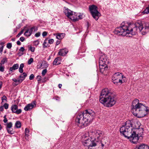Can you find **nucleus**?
I'll return each instance as SVG.
<instances>
[{"instance_id":"6e6d98bb","label":"nucleus","mask_w":149,"mask_h":149,"mask_svg":"<svg viewBox=\"0 0 149 149\" xmlns=\"http://www.w3.org/2000/svg\"><path fill=\"white\" fill-rule=\"evenodd\" d=\"M24 67V64L23 63H21L20 65L19 68H23Z\"/></svg>"},{"instance_id":"473e14b6","label":"nucleus","mask_w":149,"mask_h":149,"mask_svg":"<svg viewBox=\"0 0 149 149\" xmlns=\"http://www.w3.org/2000/svg\"><path fill=\"white\" fill-rule=\"evenodd\" d=\"M7 98L6 96L5 95H3V97L1 98V100H2V102H1V104H3V102L4 100L5 101V102H7Z\"/></svg>"},{"instance_id":"4c0bfd02","label":"nucleus","mask_w":149,"mask_h":149,"mask_svg":"<svg viewBox=\"0 0 149 149\" xmlns=\"http://www.w3.org/2000/svg\"><path fill=\"white\" fill-rule=\"evenodd\" d=\"M47 72V70L46 69L43 70L42 72V74L43 76H44L45 75V74Z\"/></svg>"},{"instance_id":"a19ab883","label":"nucleus","mask_w":149,"mask_h":149,"mask_svg":"<svg viewBox=\"0 0 149 149\" xmlns=\"http://www.w3.org/2000/svg\"><path fill=\"white\" fill-rule=\"evenodd\" d=\"M54 42V40L52 39H51L48 40V43L50 44H52Z\"/></svg>"},{"instance_id":"ddd939ff","label":"nucleus","mask_w":149,"mask_h":149,"mask_svg":"<svg viewBox=\"0 0 149 149\" xmlns=\"http://www.w3.org/2000/svg\"><path fill=\"white\" fill-rule=\"evenodd\" d=\"M36 105V104L35 102L28 104L24 108V109L26 111H28L32 109Z\"/></svg>"},{"instance_id":"603ef678","label":"nucleus","mask_w":149,"mask_h":149,"mask_svg":"<svg viewBox=\"0 0 149 149\" xmlns=\"http://www.w3.org/2000/svg\"><path fill=\"white\" fill-rule=\"evenodd\" d=\"M19 72L21 73H22L23 72V68H19Z\"/></svg>"},{"instance_id":"09e8293b","label":"nucleus","mask_w":149,"mask_h":149,"mask_svg":"<svg viewBox=\"0 0 149 149\" xmlns=\"http://www.w3.org/2000/svg\"><path fill=\"white\" fill-rule=\"evenodd\" d=\"M79 15V14L77 13H74V14H73V15H72V16L71 18H73V17L74 16L75 17H78V15Z\"/></svg>"},{"instance_id":"ea45409f","label":"nucleus","mask_w":149,"mask_h":149,"mask_svg":"<svg viewBox=\"0 0 149 149\" xmlns=\"http://www.w3.org/2000/svg\"><path fill=\"white\" fill-rule=\"evenodd\" d=\"M35 48L34 47H30V50L32 52H33L35 51Z\"/></svg>"},{"instance_id":"cd10ccee","label":"nucleus","mask_w":149,"mask_h":149,"mask_svg":"<svg viewBox=\"0 0 149 149\" xmlns=\"http://www.w3.org/2000/svg\"><path fill=\"white\" fill-rule=\"evenodd\" d=\"M48 40V38H46L44 40L43 44V47H46L48 46V44L47 43V41Z\"/></svg>"},{"instance_id":"c85d7f7f","label":"nucleus","mask_w":149,"mask_h":149,"mask_svg":"<svg viewBox=\"0 0 149 149\" xmlns=\"http://www.w3.org/2000/svg\"><path fill=\"white\" fill-rule=\"evenodd\" d=\"M96 140L97 142H98V144L97 145V146H100V145H101L102 146V148L104 146V145L102 143L101 141L98 140L97 139H96Z\"/></svg>"},{"instance_id":"c9c22d12","label":"nucleus","mask_w":149,"mask_h":149,"mask_svg":"<svg viewBox=\"0 0 149 149\" xmlns=\"http://www.w3.org/2000/svg\"><path fill=\"white\" fill-rule=\"evenodd\" d=\"M12 46V44L11 43H9L7 44L6 47L8 49H10Z\"/></svg>"},{"instance_id":"e2e57ef3","label":"nucleus","mask_w":149,"mask_h":149,"mask_svg":"<svg viewBox=\"0 0 149 149\" xmlns=\"http://www.w3.org/2000/svg\"><path fill=\"white\" fill-rule=\"evenodd\" d=\"M43 63H42V64H41V66H42V64Z\"/></svg>"},{"instance_id":"5701e85b","label":"nucleus","mask_w":149,"mask_h":149,"mask_svg":"<svg viewBox=\"0 0 149 149\" xmlns=\"http://www.w3.org/2000/svg\"><path fill=\"white\" fill-rule=\"evenodd\" d=\"M98 142H97V141L96 142L93 143V144L88 147V149H99V148H98V149H97L96 148H94V147L97 146V145L98 144Z\"/></svg>"},{"instance_id":"423d86ee","label":"nucleus","mask_w":149,"mask_h":149,"mask_svg":"<svg viewBox=\"0 0 149 149\" xmlns=\"http://www.w3.org/2000/svg\"><path fill=\"white\" fill-rule=\"evenodd\" d=\"M97 7L95 5H92L89 6V9L90 13L93 18L97 20L100 16V13L97 10Z\"/></svg>"},{"instance_id":"1a4fd4ad","label":"nucleus","mask_w":149,"mask_h":149,"mask_svg":"<svg viewBox=\"0 0 149 149\" xmlns=\"http://www.w3.org/2000/svg\"><path fill=\"white\" fill-rule=\"evenodd\" d=\"M123 77H124L122 73L118 72L115 73L113 75L112 79L115 84H117L119 83L121 84L123 82L122 79Z\"/></svg>"},{"instance_id":"6e6552de","label":"nucleus","mask_w":149,"mask_h":149,"mask_svg":"<svg viewBox=\"0 0 149 149\" xmlns=\"http://www.w3.org/2000/svg\"><path fill=\"white\" fill-rule=\"evenodd\" d=\"M82 142L84 146H86L88 147L93 144V143L96 142V139H91L85 135H84L82 136Z\"/></svg>"},{"instance_id":"5fc2aeb1","label":"nucleus","mask_w":149,"mask_h":149,"mask_svg":"<svg viewBox=\"0 0 149 149\" xmlns=\"http://www.w3.org/2000/svg\"><path fill=\"white\" fill-rule=\"evenodd\" d=\"M60 43V41L59 40H57L56 41V46L58 45Z\"/></svg>"},{"instance_id":"37998d69","label":"nucleus","mask_w":149,"mask_h":149,"mask_svg":"<svg viewBox=\"0 0 149 149\" xmlns=\"http://www.w3.org/2000/svg\"><path fill=\"white\" fill-rule=\"evenodd\" d=\"M3 46H2L1 47H0V55H1L2 54L3 51Z\"/></svg>"},{"instance_id":"3c124183","label":"nucleus","mask_w":149,"mask_h":149,"mask_svg":"<svg viewBox=\"0 0 149 149\" xmlns=\"http://www.w3.org/2000/svg\"><path fill=\"white\" fill-rule=\"evenodd\" d=\"M19 50L20 51H21L22 52H23L25 50V49L23 47H22L20 48V49H19Z\"/></svg>"},{"instance_id":"393cba45","label":"nucleus","mask_w":149,"mask_h":149,"mask_svg":"<svg viewBox=\"0 0 149 149\" xmlns=\"http://www.w3.org/2000/svg\"><path fill=\"white\" fill-rule=\"evenodd\" d=\"M31 34V32H30L29 31V29H27L26 31H25L24 34V35L25 36H26L27 37L30 36Z\"/></svg>"},{"instance_id":"9b49d317","label":"nucleus","mask_w":149,"mask_h":149,"mask_svg":"<svg viewBox=\"0 0 149 149\" xmlns=\"http://www.w3.org/2000/svg\"><path fill=\"white\" fill-rule=\"evenodd\" d=\"M18 106L16 105H14L11 106V109L13 113H15L16 114H19L22 111L21 109H18Z\"/></svg>"},{"instance_id":"bf43d9fd","label":"nucleus","mask_w":149,"mask_h":149,"mask_svg":"<svg viewBox=\"0 0 149 149\" xmlns=\"http://www.w3.org/2000/svg\"><path fill=\"white\" fill-rule=\"evenodd\" d=\"M2 86V84L1 82H0V89H1Z\"/></svg>"},{"instance_id":"a211bd4d","label":"nucleus","mask_w":149,"mask_h":149,"mask_svg":"<svg viewBox=\"0 0 149 149\" xmlns=\"http://www.w3.org/2000/svg\"><path fill=\"white\" fill-rule=\"evenodd\" d=\"M134 149H149V147L147 145L141 144Z\"/></svg>"},{"instance_id":"f3484780","label":"nucleus","mask_w":149,"mask_h":149,"mask_svg":"<svg viewBox=\"0 0 149 149\" xmlns=\"http://www.w3.org/2000/svg\"><path fill=\"white\" fill-rule=\"evenodd\" d=\"M107 64H104V63H99V68L100 69V72L103 73V71L107 68Z\"/></svg>"},{"instance_id":"aec40b11","label":"nucleus","mask_w":149,"mask_h":149,"mask_svg":"<svg viewBox=\"0 0 149 149\" xmlns=\"http://www.w3.org/2000/svg\"><path fill=\"white\" fill-rule=\"evenodd\" d=\"M54 36L56 35V38L58 40L62 39L64 38V34L63 33L54 34Z\"/></svg>"},{"instance_id":"a18cd8bd","label":"nucleus","mask_w":149,"mask_h":149,"mask_svg":"<svg viewBox=\"0 0 149 149\" xmlns=\"http://www.w3.org/2000/svg\"><path fill=\"white\" fill-rule=\"evenodd\" d=\"M47 34V32L46 31H44L42 33V36L43 37L46 36Z\"/></svg>"},{"instance_id":"0e129e2a","label":"nucleus","mask_w":149,"mask_h":149,"mask_svg":"<svg viewBox=\"0 0 149 149\" xmlns=\"http://www.w3.org/2000/svg\"><path fill=\"white\" fill-rule=\"evenodd\" d=\"M25 28H26V27H24V29Z\"/></svg>"},{"instance_id":"13d9d810","label":"nucleus","mask_w":149,"mask_h":149,"mask_svg":"<svg viewBox=\"0 0 149 149\" xmlns=\"http://www.w3.org/2000/svg\"><path fill=\"white\" fill-rule=\"evenodd\" d=\"M62 86V85L61 84H58V87L59 88H61V87Z\"/></svg>"},{"instance_id":"de8ad7c7","label":"nucleus","mask_w":149,"mask_h":149,"mask_svg":"<svg viewBox=\"0 0 149 149\" xmlns=\"http://www.w3.org/2000/svg\"><path fill=\"white\" fill-rule=\"evenodd\" d=\"M34 44L36 45H38L39 44V42L38 40L35 41L34 42Z\"/></svg>"},{"instance_id":"a878e982","label":"nucleus","mask_w":149,"mask_h":149,"mask_svg":"<svg viewBox=\"0 0 149 149\" xmlns=\"http://www.w3.org/2000/svg\"><path fill=\"white\" fill-rule=\"evenodd\" d=\"M21 124L19 121H17L15 123V126L17 128H19L21 127Z\"/></svg>"},{"instance_id":"49530a36","label":"nucleus","mask_w":149,"mask_h":149,"mask_svg":"<svg viewBox=\"0 0 149 149\" xmlns=\"http://www.w3.org/2000/svg\"><path fill=\"white\" fill-rule=\"evenodd\" d=\"M40 32H38L36 33L35 35V36L36 37H38L40 36Z\"/></svg>"},{"instance_id":"7c9ffc66","label":"nucleus","mask_w":149,"mask_h":149,"mask_svg":"<svg viewBox=\"0 0 149 149\" xmlns=\"http://www.w3.org/2000/svg\"><path fill=\"white\" fill-rule=\"evenodd\" d=\"M29 132V129L27 128H26L25 129V136L27 137H28L29 136L28 134Z\"/></svg>"},{"instance_id":"412c9836","label":"nucleus","mask_w":149,"mask_h":149,"mask_svg":"<svg viewBox=\"0 0 149 149\" xmlns=\"http://www.w3.org/2000/svg\"><path fill=\"white\" fill-rule=\"evenodd\" d=\"M61 59L60 57L56 58L53 62V64L55 65H57L61 64Z\"/></svg>"},{"instance_id":"052dcab7","label":"nucleus","mask_w":149,"mask_h":149,"mask_svg":"<svg viewBox=\"0 0 149 149\" xmlns=\"http://www.w3.org/2000/svg\"><path fill=\"white\" fill-rule=\"evenodd\" d=\"M12 40L13 41H15V39H12Z\"/></svg>"},{"instance_id":"c03bdc74","label":"nucleus","mask_w":149,"mask_h":149,"mask_svg":"<svg viewBox=\"0 0 149 149\" xmlns=\"http://www.w3.org/2000/svg\"><path fill=\"white\" fill-rule=\"evenodd\" d=\"M41 77L39 75H38L36 77V79L38 81H40L41 80Z\"/></svg>"},{"instance_id":"f257e3e1","label":"nucleus","mask_w":149,"mask_h":149,"mask_svg":"<svg viewBox=\"0 0 149 149\" xmlns=\"http://www.w3.org/2000/svg\"><path fill=\"white\" fill-rule=\"evenodd\" d=\"M149 31V23H142L140 21L136 22L134 24L123 22L120 27L116 28L114 31L115 34L118 35L125 36L127 34L134 35L138 32L145 35Z\"/></svg>"},{"instance_id":"79ce46f5","label":"nucleus","mask_w":149,"mask_h":149,"mask_svg":"<svg viewBox=\"0 0 149 149\" xmlns=\"http://www.w3.org/2000/svg\"><path fill=\"white\" fill-rule=\"evenodd\" d=\"M34 77V75L33 74H31L29 77V79L31 80L33 79Z\"/></svg>"},{"instance_id":"4468645a","label":"nucleus","mask_w":149,"mask_h":149,"mask_svg":"<svg viewBox=\"0 0 149 149\" xmlns=\"http://www.w3.org/2000/svg\"><path fill=\"white\" fill-rule=\"evenodd\" d=\"M64 12L65 14L68 17L70 18L71 19L72 18L71 17H72V16L73 15V11H71L68 8H66L65 9V10L64 11Z\"/></svg>"},{"instance_id":"f704fd0d","label":"nucleus","mask_w":149,"mask_h":149,"mask_svg":"<svg viewBox=\"0 0 149 149\" xmlns=\"http://www.w3.org/2000/svg\"><path fill=\"white\" fill-rule=\"evenodd\" d=\"M13 81L14 82L16 83H17L18 84H18H20L21 83L19 82V79L18 78L17 79H16L15 78H13L12 79Z\"/></svg>"},{"instance_id":"f03ea898","label":"nucleus","mask_w":149,"mask_h":149,"mask_svg":"<svg viewBox=\"0 0 149 149\" xmlns=\"http://www.w3.org/2000/svg\"><path fill=\"white\" fill-rule=\"evenodd\" d=\"M120 132L122 135L130 139L131 142L135 144L139 139V136H141L142 135L143 129L133 128L131 122L127 120L120 127Z\"/></svg>"},{"instance_id":"b1692460","label":"nucleus","mask_w":149,"mask_h":149,"mask_svg":"<svg viewBox=\"0 0 149 149\" xmlns=\"http://www.w3.org/2000/svg\"><path fill=\"white\" fill-rule=\"evenodd\" d=\"M28 29L29 30L30 32H31V33L32 34L33 32H36L37 30V28L36 26H35L32 27L30 29Z\"/></svg>"},{"instance_id":"f8f14e48","label":"nucleus","mask_w":149,"mask_h":149,"mask_svg":"<svg viewBox=\"0 0 149 149\" xmlns=\"http://www.w3.org/2000/svg\"><path fill=\"white\" fill-rule=\"evenodd\" d=\"M99 132L96 131L95 130H91L88 132V134L89 137L91 139H95L94 138L97 134H99Z\"/></svg>"},{"instance_id":"4be33fe9","label":"nucleus","mask_w":149,"mask_h":149,"mask_svg":"<svg viewBox=\"0 0 149 149\" xmlns=\"http://www.w3.org/2000/svg\"><path fill=\"white\" fill-rule=\"evenodd\" d=\"M83 18V16L82 15L79 14L78 17H73V18H71V19L73 20L74 21H77L79 19H81Z\"/></svg>"},{"instance_id":"bb28decb","label":"nucleus","mask_w":149,"mask_h":149,"mask_svg":"<svg viewBox=\"0 0 149 149\" xmlns=\"http://www.w3.org/2000/svg\"><path fill=\"white\" fill-rule=\"evenodd\" d=\"M7 62V58H4L2 59L1 61V64L3 65H4V64Z\"/></svg>"},{"instance_id":"4d7b16f0","label":"nucleus","mask_w":149,"mask_h":149,"mask_svg":"<svg viewBox=\"0 0 149 149\" xmlns=\"http://www.w3.org/2000/svg\"><path fill=\"white\" fill-rule=\"evenodd\" d=\"M17 44L18 45H20L21 44V42L19 40H18L17 41Z\"/></svg>"},{"instance_id":"e433bc0d","label":"nucleus","mask_w":149,"mask_h":149,"mask_svg":"<svg viewBox=\"0 0 149 149\" xmlns=\"http://www.w3.org/2000/svg\"><path fill=\"white\" fill-rule=\"evenodd\" d=\"M24 29L22 30L21 31L18 33V34L16 36V37L18 38L23 33V31L24 30Z\"/></svg>"},{"instance_id":"dca6fc26","label":"nucleus","mask_w":149,"mask_h":149,"mask_svg":"<svg viewBox=\"0 0 149 149\" xmlns=\"http://www.w3.org/2000/svg\"><path fill=\"white\" fill-rule=\"evenodd\" d=\"M27 76V74L25 72H23L22 74H21L18 78L19 79V82L22 83L25 79Z\"/></svg>"},{"instance_id":"2f4dec72","label":"nucleus","mask_w":149,"mask_h":149,"mask_svg":"<svg viewBox=\"0 0 149 149\" xmlns=\"http://www.w3.org/2000/svg\"><path fill=\"white\" fill-rule=\"evenodd\" d=\"M143 14H148L149 13V8L148 7L143 12Z\"/></svg>"},{"instance_id":"c756f323","label":"nucleus","mask_w":149,"mask_h":149,"mask_svg":"<svg viewBox=\"0 0 149 149\" xmlns=\"http://www.w3.org/2000/svg\"><path fill=\"white\" fill-rule=\"evenodd\" d=\"M5 66L0 63V72H3L4 71Z\"/></svg>"},{"instance_id":"680f3d73","label":"nucleus","mask_w":149,"mask_h":149,"mask_svg":"<svg viewBox=\"0 0 149 149\" xmlns=\"http://www.w3.org/2000/svg\"><path fill=\"white\" fill-rule=\"evenodd\" d=\"M44 64H46V65H47V63H46V62H45V63Z\"/></svg>"},{"instance_id":"864d4df0","label":"nucleus","mask_w":149,"mask_h":149,"mask_svg":"<svg viewBox=\"0 0 149 149\" xmlns=\"http://www.w3.org/2000/svg\"><path fill=\"white\" fill-rule=\"evenodd\" d=\"M3 106H1L0 107V111H3Z\"/></svg>"},{"instance_id":"6ab92c4d","label":"nucleus","mask_w":149,"mask_h":149,"mask_svg":"<svg viewBox=\"0 0 149 149\" xmlns=\"http://www.w3.org/2000/svg\"><path fill=\"white\" fill-rule=\"evenodd\" d=\"M19 68V64H14L12 67L10 68V71L11 72H13L14 70L18 69Z\"/></svg>"},{"instance_id":"7ed1b4c3","label":"nucleus","mask_w":149,"mask_h":149,"mask_svg":"<svg viewBox=\"0 0 149 149\" xmlns=\"http://www.w3.org/2000/svg\"><path fill=\"white\" fill-rule=\"evenodd\" d=\"M95 115V113L92 110L86 109L83 113H78L75 122L78 126L81 127H85L92 121Z\"/></svg>"},{"instance_id":"39448f33","label":"nucleus","mask_w":149,"mask_h":149,"mask_svg":"<svg viewBox=\"0 0 149 149\" xmlns=\"http://www.w3.org/2000/svg\"><path fill=\"white\" fill-rule=\"evenodd\" d=\"M131 111L133 114L138 117H143L146 115L149 111L148 107L142 103H139L137 99L134 100L132 102Z\"/></svg>"},{"instance_id":"9d476101","label":"nucleus","mask_w":149,"mask_h":149,"mask_svg":"<svg viewBox=\"0 0 149 149\" xmlns=\"http://www.w3.org/2000/svg\"><path fill=\"white\" fill-rule=\"evenodd\" d=\"M109 61L108 60L107 57L105 55L103 54L101 55L99 59V63H104L107 64L108 63Z\"/></svg>"},{"instance_id":"72a5a7b5","label":"nucleus","mask_w":149,"mask_h":149,"mask_svg":"<svg viewBox=\"0 0 149 149\" xmlns=\"http://www.w3.org/2000/svg\"><path fill=\"white\" fill-rule=\"evenodd\" d=\"M33 58H30L28 61V64L29 65H30L33 62Z\"/></svg>"},{"instance_id":"8fccbe9b","label":"nucleus","mask_w":149,"mask_h":149,"mask_svg":"<svg viewBox=\"0 0 149 149\" xmlns=\"http://www.w3.org/2000/svg\"><path fill=\"white\" fill-rule=\"evenodd\" d=\"M19 40L21 42H23L25 40V38L24 37H22L20 38Z\"/></svg>"},{"instance_id":"20e7f679","label":"nucleus","mask_w":149,"mask_h":149,"mask_svg":"<svg viewBox=\"0 0 149 149\" xmlns=\"http://www.w3.org/2000/svg\"><path fill=\"white\" fill-rule=\"evenodd\" d=\"M100 102L107 107H111L116 102L113 94L111 91L107 88L102 90L100 97Z\"/></svg>"},{"instance_id":"58836bf2","label":"nucleus","mask_w":149,"mask_h":149,"mask_svg":"<svg viewBox=\"0 0 149 149\" xmlns=\"http://www.w3.org/2000/svg\"><path fill=\"white\" fill-rule=\"evenodd\" d=\"M3 106V107H4L5 109H7L8 108L9 105L8 104H7V103H6L4 104V105Z\"/></svg>"},{"instance_id":"0eeeda50","label":"nucleus","mask_w":149,"mask_h":149,"mask_svg":"<svg viewBox=\"0 0 149 149\" xmlns=\"http://www.w3.org/2000/svg\"><path fill=\"white\" fill-rule=\"evenodd\" d=\"M4 119L3 121L4 123V125L5 126V127L8 132L9 134H13L15 132V131L12 128L13 126V123L11 122L8 123V120L6 118V116L5 115L3 117Z\"/></svg>"},{"instance_id":"2eb2a0df","label":"nucleus","mask_w":149,"mask_h":149,"mask_svg":"<svg viewBox=\"0 0 149 149\" xmlns=\"http://www.w3.org/2000/svg\"><path fill=\"white\" fill-rule=\"evenodd\" d=\"M68 52V51L66 48H64L61 49L59 51L58 54L61 56H65Z\"/></svg>"}]
</instances>
